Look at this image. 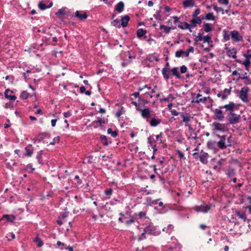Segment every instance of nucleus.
Masks as SVG:
<instances>
[{"label": "nucleus", "mask_w": 251, "mask_h": 251, "mask_svg": "<svg viewBox=\"0 0 251 251\" xmlns=\"http://www.w3.org/2000/svg\"><path fill=\"white\" fill-rule=\"evenodd\" d=\"M208 157L209 155L207 152H204L203 150H201L199 160L202 164H206L207 163Z\"/></svg>", "instance_id": "obj_10"}, {"label": "nucleus", "mask_w": 251, "mask_h": 251, "mask_svg": "<svg viewBox=\"0 0 251 251\" xmlns=\"http://www.w3.org/2000/svg\"><path fill=\"white\" fill-rule=\"evenodd\" d=\"M183 53H184V51H183V50H177L175 53V56L177 58L180 57L183 54Z\"/></svg>", "instance_id": "obj_54"}, {"label": "nucleus", "mask_w": 251, "mask_h": 251, "mask_svg": "<svg viewBox=\"0 0 251 251\" xmlns=\"http://www.w3.org/2000/svg\"><path fill=\"white\" fill-rule=\"evenodd\" d=\"M249 91V88L247 86H244L242 88L239 92V97L244 102H247L249 101L248 98V93Z\"/></svg>", "instance_id": "obj_5"}, {"label": "nucleus", "mask_w": 251, "mask_h": 251, "mask_svg": "<svg viewBox=\"0 0 251 251\" xmlns=\"http://www.w3.org/2000/svg\"><path fill=\"white\" fill-rule=\"evenodd\" d=\"M225 108V105L220 106L218 108H216L213 110L214 116L213 119L215 120L222 121L225 118V114L222 109Z\"/></svg>", "instance_id": "obj_4"}, {"label": "nucleus", "mask_w": 251, "mask_h": 251, "mask_svg": "<svg viewBox=\"0 0 251 251\" xmlns=\"http://www.w3.org/2000/svg\"><path fill=\"white\" fill-rule=\"evenodd\" d=\"M213 8L217 12L221 11L222 14H224V9L222 7H219L216 5H215L213 6Z\"/></svg>", "instance_id": "obj_58"}, {"label": "nucleus", "mask_w": 251, "mask_h": 251, "mask_svg": "<svg viewBox=\"0 0 251 251\" xmlns=\"http://www.w3.org/2000/svg\"><path fill=\"white\" fill-rule=\"evenodd\" d=\"M59 140L60 138L59 136L55 137L53 139V141L50 143V145H54L56 143H58Z\"/></svg>", "instance_id": "obj_59"}, {"label": "nucleus", "mask_w": 251, "mask_h": 251, "mask_svg": "<svg viewBox=\"0 0 251 251\" xmlns=\"http://www.w3.org/2000/svg\"><path fill=\"white\" fill-rule=\"evenodd\" d=\"M201 13V9L200 8L196 9L192 13V18L195 16L198 17Z\"/></svg>", "instance_id": "obj_56"}, {"label": "nucleus", "mask_w": 251, "mask_h": 251, "mask_svg": "<svg viewBox=\"0 0 251 251\" xmlns=\"http://www.w3.org/2000/svg\"><path fill=\"white\" fill-rule=\"evenodd\" d=\"M16 217L13 215L4 214L0 219V221H2L5 219L9 222L13 223Z\"/></svg>", "instance_id": "obj_18"}, {"label": "nucleus", "mask_w": 251, "mask_h": 251, "mask_svg": "<svg viewBox=\"0 0 251 251\" xmlns=\"http://www.w3.org/2000/svg\"><path fill=\"white\" fill-rule=\"evenodd\" d=\"M161 10H157L155 13L153 15L154 18L156 20L161 21L162 20V16L161 15Z\"/></svg>", "instance_id": "obj_39"}, {"label": "nucleus", "mask_w": 251, "mask_h": 251, "mask_svg": "<svg viewBox=\"0 0 251 251\" xmlns=\"http://www.w3.org/2000/svg\"><path fill=\"white\" fill-rule=\"evenodd\" d=\"M34 242L37 244V246L39 248L41 247L44 244L43 241L38 237V235H37L36 238L34 239Z\"/></svg>", "instance_id": "obj_36"}, {"label": "nucleus", "mask_w": 251, "mask_h": 251, "mask_svg": "<svg viewBox=\"0 0 251 251\" xmlns=\"http://www.w3.org/2000/svg\"><path fill=\"white\" fill-rule=\"evenodd\" d=\"M113 192V190L112 188H108L104 191V194L106 196L108 197V198L109 199L110 198V196L112 195Z\"/></svg>", "instance_id": "obj_49"}, {"label": "nucleus", "mask_w": 251, "mask_h": 251, "mask_svg": "<svg viewBox=\"0 0 251 251\" xmlns=\"http://www.w3.org/2000/svg\"><path fill=\"white\" fill-rule=\"evenodd\" d=\"M161 122V119L156 118L153 117L149 121L150 125L152 127H155L159 125Z\"/></svg>", "instance_id": "obj_17"}, {"label": "nucleus", "mask_w": 251, "mask_h": 251, "mask_svg": "<svg viewBox=\"0 0 251 251\" xmlns=\"http://www.w3.org/2000/svg\"><path fill=\"white\" fill-rule=\"evenodd\" d=\"M55 15L59 16H64L65 15V8L59 9L57 12L55 13Z\"/></svg>", "instance_id": "obj_50"}, {"label": "nucleus", "mask_w": 251, "mask_h": 251, "mask_svg": "<svg viewBox=\"0 0 251 251\" xmlns=\"http://www.w3.org/2000/svg\"><path fill=\"white\" fill-rule=\"evenodd\" d=\"M29 97V93L26 91H23L20 96L21 100H25L28 99Z\"/></svg>", "instance_id": "obj_35"}, {"label": "nucleus", "mask_w": 251, "mask_h": 251, "mask_svg": "<svg viewBox=\"0 0 251 251\" xmlns=\"http://www.w3.org/2000/svg\"><path fill=\"white\" fill-rule=\"evenodd\" d=\"M187 116H185L183 113H182L181 115V117L182 118V121L183 122H188L190 121L191 117L188 113H186Z\"/></svg>", "instance_id": "obj_42"}, {"label": "nucleus", "mask_w": 251, "mask_h": 251, "mask_svg": "<svg viewBox=\"0 0 251 251\" xmlns=\"http://www.w3.org/2000/svg\"><path fill=\"white\" fill-rule=\"evenodd\" d=\"M205 19L206 20H215V17L213 15V13H208L205 16Z\"/></svg>", "instance_id": "obj_43"}, {"label": "nucleus", "mask_w": 251, "mask_h": 251, "mask_svg": "<svg viewBox=\"0 0 251 251\" xmlns=\"http://www.w3.org/2000/svg\"><path fill=\"white\" fill-rule=\"evenodd\" d=\"M170 68H163L162 70V74L163 76V78L166 80L168 81V80L170 78Z\"/></svg>", "instance_id": "obj_22"}, {"label": "nucleus", "mask_w": 251, "mask_h": 251, "mask_svg": "<svg viewBox=\"0 0 251 251\" xmlns=\"http://www.w3.org/2000/svg\"><path fill=\"white\" fill-rule=\"evenodd\" d=\"M178 27L181 29H189L190 32H192V28H193L192 25H191V23L188 24L186 22H184L183 23H180V24L178 25Z\"/></svg>", "instance_id": "obj_14"}, {"label": "nucleus", "mask_w": 251, "mask_h": 251, "mask_svg": "<svg viewBox=\"0 0 251 251\" xmlns=\"http://www.w3.org/2000/svg\"><path fill=\"white\" fill-rule=\"evenodd\" d=\"M75 16L81 20L86 19L88 17V15L85 12H83V14L79 11H76L75 13Z\"/></svg>", "instance_id": "obj_25"}, {"label": "nucleus", "mask_w": 251, "mask_h": 251, "mask_svg": "<svg viewBox=\"0 0 251 251\" xmlns=\"http://www.w3.org/2000/svg\"><path fill=\"white\" fill-rule=\"evenodd\" d=\"M223 42H226L228 40H229L231 35L230 33H229V31L226 29H224L223 30Z\"/></svg>", "instance_id": "obj_31"}, {"label": "nucleus", "mask_w": 251, "mask_h": 251, "mask_svg": "<svg viewBox=\"0 0 251 251\" xmlns=\"http://www.w3.org/2000/svg\"><path fill=\"white\" fill-rule=\"evenodd\" d=\"M190 22L191 23L193 28L196 27L197 25H201L202 23L201 19L199 16L193 17Z\"/></svg>", "instance_id": "obj_16"}, {"label": "nucleus", "mask_w": 251, "mask_h": 251, "mask_svg": "<svg viewBox=\"0 0 251 251\" xmlns=\"http://www.w3.org/2000/svg\"><path fill=\"white\" fill-rule=\"evenodd\" d=\"M139 112H140L141 116L144 119L147 120L151 116V110L149 107H147L144 109L141 108Z\"/></svg>", "instance_id": "obj_9"}, {"label": "nucleus", "mask_w": 251, "mask_h": 251, "mask_svg": "<svg viewBox=\"0 0 251 251\" xmlns=\"http://www.w3.org/2000/svg\"><path fill=\"white\" fill-rule=\"evenodd\" d=\"M43 152V151L42 150L39 151L36 155V158L38 160V162L41 164H44L42 160Z\"/></svg>", "instance_id": "obj_37"}, {"label": "nucleus", "mask_w": 251, "mask_h": 251, "mask_svg": "<svg viewBox=\"0 0 251 251\" xmlns=\"http://www.w3.org/2000/svg\"><path fill=\"white\" fill-rule=\"evenodd\" d=\"M202 34H201V33H199L198 34V35L195 38V39L197 40V41H202L203 37H202Z\"/></svg>", "instance_id": "obj_64"}, {"label": "nucleus", "mask_w": 251, "mask_h": 251, "mask_svg": "<svg viewBox=\"0 0 251 251\" xmlns=\"http://www.w3.org/2000/svg\"><path fill=\"white\" fill-rule=\"evenodd\" d=\"M75 179H76L77 180V182L76 183H75V185L76 186L80 185L82 183V181L79 178V177L78 175H76L75 176Z\"/></svg>", "instance_id": "obj_57"}, {"label": "nucleus", "mask_w": 251, "mask_h": 251, "mask_svg": "<svg viewBox=\"0 0 251 251\" xmlns=\"http://www.w3.org/2000/svg\"><path fill=\"white\" fill-rule=\"evenodd\" d=\"M225 50L226 51L227 55L229 57H232L234 59L236 58L237 50L235 48L230 49L228 47H226Z\"/></svg>", "instance_id": "obj_11"}, {"label": "nucleus", "mask_w": 251, "mask_h": 251, "mask_svg": "<svg viewBox=\"0 0 251 251\" xmlns=\"http://www.w3.org/2000/svg\"><path fill=\"white\" fill-rule=\"evenodd\" d=\"M52 6V3L50 2L49 5H46L45 3L40 2L38 4V7L40 9L43 10L49 8Z\"/></svg>", "instance_id": "obj_33"}, {"label": "nucleus", "mask_w": 251, "mask_h": 251, "mask_svg": "<svg viewBox=\"0 0 251 251\" xmlns=\"http://www.w3.org/2000/svg\"><path fill=\"white\" fill-rule=\"evenodd\" d=\"M135 222V218L133 216H131L129 220L126 221L125 224L129 226Z\"/></svg>", "instance_id": "obj_53"}, {"label": "nucleus", "mask_w": 251, "mask_h": 251, "mask_svg": "<svg viewBox=\"0 0 251 251\" xmlns=\"http://www.w3.org/2000/svg\"><path fill=\"white\" fill-rule=\"evenodd\" d=\"M202 41H203L205 43H209L210 42H212L211 41V36L209 35H207L206 36H204L202 38Z\"/></svg>", "instance_id": "obj_48"}, {"label": "nucleus", "mask_w": 251, "mask_h": 251, "mask_svg": "<svg viewBox=\"0 0 251 251\" xmlns=\"http://www.w3.org/2000/svg\"><path fill=\"white\" fill-rule=\"evenodd\" d=\"M176 154L178 155L179 158L180 159H183V160L185 159V157H184V154L183 153V152L182 151H181L179 150H176Z\"/></svg>", "instance_id": "obj_51"}, {"label": "nucleus", "mask_w": 251, "mask_h": 251, "mask_svg": "<svg viewBox=\"0 0 251 251\" xmlns=\"http://www.w3.org/2000/svg\"><path fill=\"white\" fill-rule=\"evenodd\" d=\"M235 214L236 216L238 217L239 219L242 220L244 222H245L247 220L246 214L244 211H236Z\"/></svg>", "instance_id": "obj_28"}, {"label": "nucleus", "mask_w": 251, "mask_h": 251, "mask_svg": "<svg viewBox=\"0 0 251 251\" xmlns=\"http://www.w3.org/2000/svg\"><path fill=\"white\" fill-rule=\"evenodd\" d=\"M196 6V4L194 0H184L183 1V6L184 8L192 7Z\"/></svg>", "instance_id": "obj_19"}, {"label": "nucleus", "mask_w": 251, "mask_h": 251, "mask_svg": "<svg viewBox=\"0 0 251 251\" xmlns=\"http://www.w3.org/2000/svg\"><path fill=\"white\" fill-rule=\"evenodd\" d=\"M216 136L220 139V140L217 143V146L219 149L224 150L232 146L230 141L231 136L227 137L226 135H220L218 134H216Z\"/></svg>", "instance_id": "obj_3"}, {"label": "nucleus", "mask_w": 251, "mask_h": 251, "mask_svg": "<svg viewBox=\"0 0 251 251\" xmlns=\"http://www.w3.org/2000/svg\"><path fill=\"white\" fill-rule=\"evenodd\" d=\"M187 71V68L185 65H182L180 67V73L181 74L185 73Z\"/></svg>", "instance_id": "obj_62"}, {"label": "nucleus", "mask_w": 251, "mask_h": 251, "mask_svg": "<svg viewBox=\"0 0 251 251\" xmlns=\"http://www.w3.org/2000/svg\"><path fill=\"white\" fill-rule=\"evenodd\" d=\"M213 129L216 131H224L225 129L224 125L218 122H214L212 125Z\"/></svg>", "instance_id": "obj_15"}, {"label": "nucleus", "mask_w": 251, "mask_h": 251, "mask_svg": "<svg viewBox=\"0 0 251 251\" xmlns=\"http://www.w3.org/2000/svg\"><path fill=\"white\" fill-rule=\"evenodd\" d=\"M155 142V140H154L151 136H150L148 138V143L150 145L151 147L153 146L152 142Z\"/></svg>", "instance_id": "obj_63"}, {"label": "nucleus", "mask_w": 251, "mask_h": 251, "mask_svg": "<svg viewBox=\"0 0 251 251\" xmlns=\"http://www.w3.org/2000/svg\"><path fill=\"white\" fill-rule=\"evenodd\" d=\"M225 162L226 161L225 159H221L217 162V164L219 166V167L222 168V167H223L225 165Z\"/></svg>", "instance_id": "obj_61"}, {"label": "nucleus", "mask_w": 251, "mask_h": 251, "mask_svg": "<svg viewBox=\"0 0 251 251\" xmlns=\"http://www.w3.org/2000/svg\"><path fill=\"white\" fill-rule=\"evenodd\" d=\"M211 205H197L195 207V210L198 212L206 213L211 209Z\"/></svg>", "instance_id": "obj_7"}, {"label": "nucleus", "mask_w": 251, "mask_h": 251, "mask_svg": "<svg viewBox=\"0 0 251 251\" xmlns=\"http://www.w3.org/2000/svg\"><path fill=\"white\" fill-rule=\"evenodd\" d=\"M125 4L123 1L118 2L115 7V9L118 13H121L124 11Z\"/></svg>", "instance_id": "obj_27"}, {"label": "nucleus", "mask_w": 251, "mask_h": 251, "mask_svg": "<svg viewBox=\"0 0 251 251\" xmlns=\"http://www.w3.org/2000/svg\"><path fill=\"white\" fill-rule=\"evenodd\" d=\"M148 59L150 62H152L154 60L155 61H158L159 60L158 58L153 54H150Z\"/></svg>", "instance_id": "obj_47"}, {"label": "nucleus", "mask_w": 251, "mask_h": 251, "mask_svg": "<svg viewBox=\"0 0 251 251\" xmlns=\"http://www.w3.org/2000/svg\"><path fill=\"white\" fill-rule=\"evenodd\" d=\"M239 78L245 80L244 83L245 84L248 85L251 84V79L249 78L248 76H241L240 75Z\"/></svg>", "instance_id": "obj_46"}, {"label": "nucleus", "mask_w": 251, "mask_h": 251, "mask_svg": "<svg viewBox=\"0 0 251 251\" xmlns=\"http://www.w3.org/2000/svg\"><path fill=\"white\" fill-rule=\"evenodd\" d=\"M105 123V121L104 119L99 118L98 120L93 121L92 125L94 128H98L99 126H101L102 124H104Z\"/></svg>", "instance_id": "obj_23"}, {"label": "nucleus", "mask_w": 251, "mask_h": 251, "mask_svg": "<svg viewBox=\"0 0 251 251\" xmlns=\"http://www.w3.org/2000/svg\"><path fill=\"white\" fill-rule=\"evenodd\" d=\"M48 133L47 132H41L37 135L33 139L34 142H41L43 140L47 137Z\"/></svg>", "instance_id": "obj_12"}, {"label": "nucleus", "mask_w": 251, "mask_h": 251, "mask_svg": "<svg viewBox=\"0 0 251 251\" xmlns=\"http://www.w3.org/2000/svg\"><path fill=\"white\" fill-rule=\"evenodd\" d=\"M226 111L227 112L226 120L228 123L231 125L237 124L240 122V115L234 113L238 110V105L232 101L225 105Z\"/></svg>", "instance_id": "obj_1"}, {"label": "nucleus", "mask_w": 251, "mask_h": 251, "mask_svg": "<svg viewBox=\"0 0 251 251\" xmlns=\"http://www.w3.org/2000/svg\"><path fill=\"white\" fill-rule=\"evenodd\" d=\"M9 91H11V93H13V91H10L9 89H6L5 91H4V96L5 97V98L7 99L8 100H15L17 97L15 95H8V92Z\"/></svg>", "instance_id": "obj_30"}, {"label": "nucleus", "mask_w": 251, "mask_h": 251, "mask_svg": "<svg viewBox=\"0 0 251 251\" xmlns=\"http://www.w3.org/2000/svg\"><path fill=\"white\" fill-rule=\"evenodd\" d=\"M230 35L232 39L235 42H241L243 40V36L236 30L231 31Z\"/></svg>", "instance_id": "obj_6"}, {"label": "nucleus", "mask_w": 251, "mask_h": 251, "mask_svg": "<svg viewBox=\"0 0 251 251\" xmlns=\"http://www.w3.org/2000/svg\"><path fill=\"white\" fill-rule=\"evenodd\" d=\"M111 24L113 26H116L118 28H120L121 26V24H120V21L118 19L114 20L111 22Z\"/></svg>", "instance_id": "obj_44"}, {"label": "nucleus", "mask_w": 251, "mask_h": 251, "mask_svg": "<svg viewBox=\"0 0 251 251\" xmlns=\"http://www.w3.org/2000/svg\"><path fill=\"white\" fill-rule=\"evenodd\" d=\"M159 233L160 232L157 231L156 226L152 223H149L144 228L143 232L139 236L138 240L141 241L146 239V234L157 236Z\"/></svg>", "instance_id": "obj_2"}, {"label": "nucleus", "mask_w": 251, "mask_h": 251, "mask_svg": "<svg viewBox=\"0 0 251 251\" xmlns=\"http://www.w3.org/2000/svg\"><path fill=\"white\" fill-rule=\"evenodd\" d=\"M231 91V87L229 89H225L223 91H221L217 94V97H221L222 100H225L227 98L228 96L230 95Z\"/></svg>", "instance_id": "obj_8"}, {"label": "nucleus", "mask_w": 251, "mask_h": 251, "mask_svg": "<svg viewBox=\"0 0 251 251\" xmlns=\"http://www.w3.org/2000/svg\"><path fill=\"white\" fill-rule=\"evenodd\" d=\"M170 72L172 73V75L175 76L176 78L179 79L181 78V75L178 72V68L177 67H174L170 70Z\"/></svg>", "instance_id": "obj_29"}, {"label": "nucleus", "mask_w": 251, "mask_h": 251, "mask_svg": "<svg viewBox=\"0 0 251 251\" xmlns=\"http://www.w3.org/2000/svg\"><path fill=\"white\" fill-rule=\"evenodd\" d=\"M216 142L215 141L209 140L207 142V147L208 149L214 151H217L216 148Z\"/></svg>", "instance_id": "obj_20"}, {"label": "nucleus", "mask_w": 251, "mask_h": 251, "mask_svg": "<svg viewBox=\"0 0 251 251\" xmlns=\"http://www.w3.org/2000/svg\"><path fill=\"white\" fill-rule=\"evenodd\" d=\"M100 138L101 141V143L104 146H107L108 145L107 137L105 135H100Z\"/></svg>", "instance_id": "obj_41"}, {"label": "nucleus", "mask_w": 251, "mask_h": 251, "mask_svg": "<svg viewBox=\"0 0 251 251\" xmlns=\"http://www.w3.org/2000/svg\"><path fill=\"white\" fill-rule=\"evenodd\" d=\"M25 156L30 157L32 155L34 152V148L31 144H28L25 148Z\"/></svg>", "instance_id": "obj_13"}, {"label": "nucleus", "mask_w": 251, "mask_h": 251, "mask_svg": "<svg viewBox=\"0 0 251 251\" xmlns=\"http://www.w3.org/2000/svg\"><path fill=\"white\" fill-rule=\"evenodd\" d=\"M125 112L124 108L122 106L120 109L116 113L115 116L117 118H120L121 115Z\"/></svg>", "instance_id": "obj_45"}, {"label": "nucleus", "mask_w": 251, "mask_h": 251, "mask_svg": "<svg viewBox=\"0 0 251 251\" xmlns=\"http://www.w3.org/2000/svg\"><path fill=\"white\" fill-rule=\"evenodd\" d=\"M57 246L58 247L60 248V250H63L64 249V247L65 246V244L64 243L61 242L60 241H58L56 243Z\"/></svg>", "instance_id": "obj_60"}, {"label": "nucleus", "mask_w": 251, "mask_h": 251, "mask_svg": "<svg viewBox=\"0 0 251 251\" xmlns=\"http://www.w3.org/2000/svg\"><path fill=\"white\" fill-rule=\"evenodd\" d=\"M147 33V30L145 29H144L143 28H139L137 30L136 34H137V37L141 39L142 37L144 36V39L146 38L147 36L145 35V34Z\"/></svg>", "instance_id": "obj_26"}, {"label": "nucleus", "mask_w": 251, "mask_h": 251, "mask_svg": "<svg viewBox=\"0 0 251 251\" xmlns=\"http://www.w3.org/2000/svg\"><path fill=\"white\" fill-rule=\"evenodd\" d=\"M202 28L204 32L208 33L213 30L212 25L208 23H204L202 25Z\"/></svg>", "instance_id": "obj_24"}, {"label": "nucleus", "mask_w": 251, "mask_h": 251, "mask_svg": "<svg viewBox=\"0 0 251 251\" xmlns=\"http://www.w3.org/2000/svg\"><path fill=\"white\" fill-rule=\"evenodd\" d=\"M201 96H202V95L201 94L198 93L197 95V100L196 101H195V102L197 103H199L200 102L205 103L207 99L209 98V97H203L202 99H199V98Z\"/></svg>", "instance_id": "obj_34"}, {"label": "nucleus", "mask_w": 251, "mask_h": 251, "mask_svg": "<svg viewBox=\"0 0 251 251\" xmlns=\"http://www.w3.org/2000/svg\"><path fill=\"white\" fill-rule=\"evenodd\" d=\"M107 133L109 134H110L112 137L114 138L116 137L118 135V131L116 130L113 131L111 128H108Z\"/></svg>", "instance_id": "obj_40"}, {"label": "nucleus", "mask_w": 251, "mask_h": 251, "mask_svg": "<svg viewBox=\"0 0 251 251\" xmlns=\"http://www.w3.org/2000/svg\"><path fill=\"white\" fill-rule=\"evenodd\" d=\"M174 228V226L172 224H169L168 225L167 227H165L162 229V231L165 232L166 233L170 234L173 231Z\"/></svg>", "instance_id": "obj_32"}, {"label": "nucleus", "mask_w": 251, "mask_h": 251, "mask_svg": "<svg viewBox=\"0 0 251 251\" xmlns=\"http://www.w3.org/2000/svg\"><path fill=\"white\" fill-rule=\"evenodd\" d=\"M146 213L143 211H140L138 213H136L135 215L137 216L138 219H142L146 215Z\"/></svg>", "instance_id": "obj_55"}, {"label": "nucleus", "mask_w": 251, "mask_h": 251, "mask_svg": "<svg viewBox=\"0 0 251 251\" xmlns=\"http://www.w3.org/2000/svg\"><path fill=\"white\" fill-rule=\"evenodd\" d=\"M131 104L135 105L136 110L138 111H139L140 110V109H141V106L140 105V104L137 103V102L136 101H132L131 102Z\"/></svg>", "instance_id": "obj_52"}, {"label": "nucleus", "mask_w": 251, "mask_h": 251, "mask_svg": "<svg viewBox=\"0 0 251 251\" xmlns=\"http://www.w3.org/2000/svg\"><path fill=\"white\" fill-rule=\"evenodd\" d=\"M171 27L170 26H167L163 25H160L159 29H164V31L165 33H169L170 32V30L171 29Z\"/></svg>", "instance_id": "obj_38"}, {"label": "nucleus", "mask_w": 251, "mask_h": 251, "mask_svg": "<svg viewBox=\"0 0 251 251\" xmlns=\"http://www.w3.org/2000/svg\"><path fill=\"white\" fill-rule=\"evenodd\" d=\"M130 17L128 15L122 17L121 25L123 27H126L128 25V23Z\"/></svg>", "instance_id": "obj_21"}]
</instances>
